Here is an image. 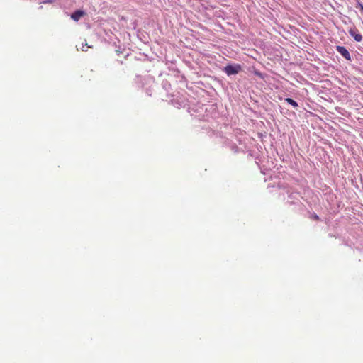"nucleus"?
Listing matches in <instances>:
<instances>
[{"label":"nucleus","instance_id":"f257e3e1","mask_svg":"<svg viewBox=\"0 0 363 363\" xmlns=\"http://www.w3.org/2000/svg\"><path fill=\"white\" fill-rule=\"evenodd\" d=\"M349 34L354 38L355 41L361 42L362 40V35L359 32L356 27H352L348 30Z\"/></svg>","mask_w":363,"mask_h":363},{"label":"nucleus","instance_id":"f03ea898","mask_svg":"<svg viewBox=\"0 0 363 363\" xmlns=\"http://www.w3.org/2000/svg\"><path fill=\"white\" fill-rule=\"evenodd\" d=\"M241 69V67L240 65H235V66H233V65H227L224 70L225 72V73L228 74V75H231V74H238L239 72V71Z\"/></svg>","mask_w":363,"mask_h":363},{"label":"nucleus","instance_id":"7ed1b4c3","mask_svg":"<svg viewBox=\"0 0 363 363\" xmlns=\"http://www.w3.org/2000/svg\"><path fill=\"white\" fill-rule=\"evenodd\" d=\"M336 50L346 60H351L350 54L345 47L338 45L336 47Z\"/></svg>","mask_w":363,"mask_h":363},{"label":"nucleus","instance_id":"20e7f679","mask_svg":"<svg viewBox=\"0 0 363 363\" xmlns=\"http://www.w3.org/2000/svg\"><path fill=\"white\" fill-rule=\"evenodd\" d=\"M85 15V13L81 10L74 11L72 15L71 18L75 21H78L81 17Z\"/></svg>","mask_w":363,"mask_h":363},{"label":"nucleus","instance_id":"39448f33","mask_svg":"<svg viewBox=\"0 0 363 363\" xmlns=\"http://www.w3.org/2000/svg\"><path fill=\"white\" fill-rule=\"evenodd\" d=\"M285 101L290 105L293 106L294 108L298 107V104L294 99L291 98H286Z\"/></svg>","mask_w":363,"mask_h":363},{"label":"nucleus","instance_id":"423d86ee","mask_svg":"<svg viewBox=\"0 0 363 363\" xmlns=\"http://www.w3.org/2000/svg\"><path fill=\"white\" fill-rule=\"evenodd\" d=\"M311 218L315 220H319V216L316 214H313Z\"/></svg>","mask_w":363,"mask_h":363},{"label":"nucleus","instance_id":"0eeeda50","mask_svg":"<svg viewBox=\"0 0 363 363\" xmlns=\"http://www.w3.org/2000/svg\"><path fill=\"white\" fill-rule=\"evenodd\" d=\"M357 7H359L361 11L363 13V4L362 3H358V6Z\"/></svg>","mask_w":363,"mask_h":363}]
</instances>
